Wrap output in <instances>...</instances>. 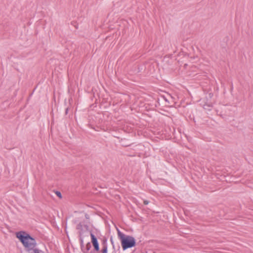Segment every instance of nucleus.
<instances>
[{
    "mask_svg": "<svg viewBox=\"0 0 253 253\" xmlns=\"http://www.w3.org/2000/svg\"><path fill=\"white\" fill-rule=\"evenodd\" d=\"M16 237L25 248L26 251H32L34 253H42L43 252L36 248L37 243L35 238L25 231H20L16 233Z\"/></svg>",
    "mask_w": 253,
    "mask_h": 253,
    "instance_id": "1",
    "label": "nucleus"
},
{
    "mask_svg": "<svg viewBox=\"0 0 253 253\" xmlns=\"http://www.w3.org/2000/svg\"><path fill=\"white\" fill-rule=\"evenodd\" d=\"M108 239L106 237H103L101 239V245L102 249L101 250H108V243H107Z\"/></svg>",
    "mask_w": 253,
    "mask_h": 253,
    "instance_id": "5",
    "label": "nucleus"
},
{
    "mask_svg": "<svg viewBox=\"0 0 253 253\" xmlns=\"http://www.w3.org/2000/svg\"><path fill=\"white\" fill-rule=\"evenodd\" d=\"M118 238L121 240L122 247L124 251L134 247L136 245L135 238L131 236L126 235L118 229Z\"/></svg>",
    "mask_w": 253,
    "mask_h": 253,
    "instance_id": "2",
    "label": "nucleus"
},
{
    "mask_svg": "<svg viewBox=\"0 0 253 253\" xmlns=\"http://www.w3.org/2000/svg\"><path fill=\"white\" fill-rule=\"evenodd\" d=\"M55 194L57 195V196L59 198H62V194L60 191H56L55 192Z\"/></svg>",
    "mask_w": 253,
    "mask_h": 253,
    "instance_id": "11",
    "label": "nucleus"
},
{
    "mask_svg": "<svg viewBox=\"0 0 253 253\" xmlns=\"http://www.w3.org/2000/svg\"><path fill=\"white\" fill-rule=\"evenodd\" d=\"M212 106L211 103L205 104L204 105V108L206 110H211Z\"/></svg>",
    "mask_w": 253,
    "mask_h": 253,
    "instance_id": "8",
    "label": "nucleus"
},
{
    "mask_svg": "<svg viewBox=\"0 0 253 253\" xmlns=\"http://www.w3.org/2000/svg\"><path fill=\"white\" fill-rule=\"evenodd\" d=\"M68 111H69V108H68V107H67V108H66V109H65V114H66V115H67V114H68Z\"/></svg>",
    "mask_w": 253,
    "mask_h": 253,
    "instance_id": "13",
    "label": "nucleus"
},
{
    "mask_svg": "<svg viewBox=\"0 0 253 253\" xmlns=\"http://www.w3.org/2000/svg\"><path fill=\"white\" fill-rule=\"evenodd\" d=\"M85 216L86 218H88V215H87V214H85Z\"/></svg>",
    "mask_w": 253,
    "mask_h": 253,
    "instance_id": "15",
    "label": "nucleus"
},
{
    "mask_svg": "<svg viewBox=\"0 0 253 253\" xmlns=\"http://www.w3.org/2000/svg\"><path fill=\"white\" fill-rule=\"evenodd\" d=\"M91 248V243L88 242L82 250V252H83V253H97V252H94V250L93 251L89 252Z\"/></svg>",
    "mask_w": 253,
    "mask_h": 253,
    "instance_id": "4",
    "label": "nucleus"
},
{
    "mask_svg": "<svg viewBox=\"0 0 253 253\" xmlns=\"http://www.w3.org/2000/svg\"><path fill=\"white\" fill-rule=\"evenodd\" d=\"M149 202L147 200H144L143 201V204L145 205H147L149 204Z\"/></svg>",
    "mask_w": 253,
    "mask_h": 253,
    "instance_id": "12",
    "label": "nucleus"
},
{
    "mask_svg": "<svg viewBox=\"0 0 253 253\" xmlns=\"http://www.w3.org/2000/svg\"><path fill=\"white\" fill-rule=\"evenodd\" d=\"M163 98L164 99V100H165L166 102H169V101H168V99H167L165 97H163Z\"/></svg>",
    "mask_w": 253,
    "mask_h": 253,
    "instance_id": "14",
    "label": "nucleus"
},
{
    "mask_svg": "<svg viewBox=\"0 0 253 253\" xmlns=\"http://www.w3.org/2000/svg\"><path fill=\"white\" fill-rule=\"evenodd\" d=\"M90 235L91 238V243L93 247L94 251L99 252L100 251V247L97 238L91 231L90 232Z\"/></svg>",
    "mask_w": 253,
    "mask_h": 253,
    "instance_id": "3",
    "label": "nucleus"
},
{
    "mask_svg": "<svg viewBox=\"0 0 253 253\" xmlns=\"http://www.w3.org/2000/svg\"><path fill=\"white\" fill-rule=\"evenodd\" d=\"M76 228H77V230H80V231H79L80 236H82L83 233V226L82 224V223H79V224H78L77 225Z\"/></svg>",
    "mask_w": 253,
    "mask_h": 253,
    "instance_id": "7",
    "label": "nucleus"
},
{
    "mask_svg": "<svg viewBox=\"0 0 253 253\" xmlns=\"http://www.w3.org/2000/svg\"><path fill=\"white\" fill-rule=\"evenodd\" d=\"M80 247L81 250L83 249V248L84 247V239L82 237V236H80Z\"/></svg>",
    "mask_w": 253,
    "mask_h": 253,
    "instance_id": "9",
    "label": "nucleus"
},
{
    "mask_svg": "<svg viewBox=\"0 0 253 253\" xmlns=\"http://www.w3.org/2000/svg\"><path fill=\"white\" fill-rule=\"evenodd\" d=\"M110 242L111 243V244L112 245V248L115 251V245H114V241H113V238L111 237V238H110Z\"/></svg>",
    "mask_w": 253,
    "mask_h": 253,
    "instance_id": "10",
    "label": "nucleus"
},
{
    "mask_svg": "<svg viewBox=\"0 0 253 253\" xmlns=\"http://www.w3.org/2000/svg\"><path fill=\"white\" fill-rule=\"evenodd\" d=\"M120 142L123 146L127 147L130 145V144L128 142V140L126 139H122Z\"/></svg>",
    "mask_w": 253,
    "mask_h": 253,
    "instance_id": "6",
    "label": "nucleus"
}]
</instances>
